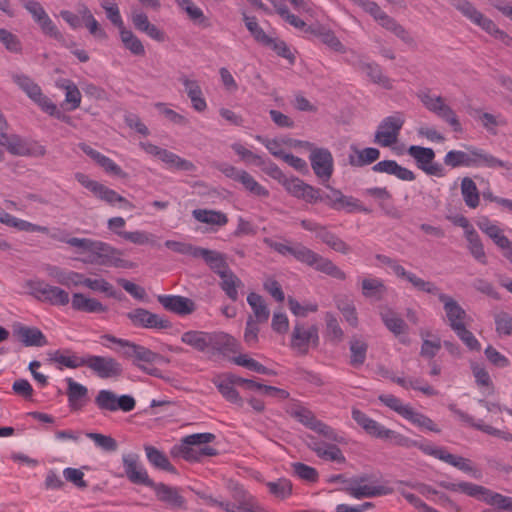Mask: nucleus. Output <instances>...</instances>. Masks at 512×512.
<instances>
[{
  "mask_svg": "<svg viewBox=\"0 0 512 512\" xmlns=\"http://www.w3.org/2000/svg\"><path fill=\"white\" fill-rule=\"evenodd\" d=\"M466 240L468 242L469 252L474 259L483 265L487 264L483 243L474 228L466 231Z\"/></svg>",
  "mask_w": 512,
  "mask_h": 512,
  "instance_id": "de8ad7c7",
  "label": "nucleus"
},
{
  "mask_svg": "<svg viewBox=\"0 0 512 512\" xmlns=\"http://www.w3.org/2000/svg\"><path fill=\"white\" fill-rule=\"evenodd\" d=\"M467 151L450 150L444 156V164L450 168L458 167H485L490 169H512V163L503 161L488 153L484 149L466 146Z\"/></svg>",
  "mask_w": 512,
  "mask_h": 512,
  "instance_id": "f03ea898",
  "label": "nucleus"
},
{
  "mask_svg": "<svg viewBox=\"0 0 512 512\" xmlns=\"http://www.w3.org/2000/svg\"><path fill=\"white\" fill-rule=\"evenodd\" d=\"M83 286L98 292L106 293L108 296L113 298H119L117 292L113 286L103 278L91 279L83 275L82 284Z\"/></svg>",
  "mask_w": 512,
  "mask_h": 512,
  "instance_id": "69168bd1",
  "label": "nucleus"
},
{
  "mask_svg": "<svg viewBox=\"0 0 512 512\" xmlns=\"http://www.w3.org/2000/svg\"><path fill=\"white\" fill-rule=\"evenodd\" d=\"M122 462L128 480L133 484L150 487L154 481L149 478L146 469L139 463V455L135 453L124 454Z\"/></svg>",
  "mask_w": 512,
  "mask_h": 512,
  "instance_id": "6ab92c4d",
  "label": "nucleus"
},
{
  "mask_svg": "<svg viewBox=\"0 0 512 512\" xmlns=\"http://www.w3.org/2000/svg\"><path fill=\"white\" fill-rule=\"evenodd\" d=\"M95 405L103 412H130L135 409L136 401L133 396L124 394L118 396L115 392L107 389L98 391L95 399Z\"/></svg>",
  "mask_w": 512,
  "mask_h": 512,
  "instance_id": "6e6552de",
  "label": "nucleus"
},
{
  "mask_svg": "<svg viewBox=\"0 0 512 512\" xmlns=\"http://www.w3.org/2000/svg\"><path fill=\"white\" fill-rule=\"evenodd\" d=\"M48 275L53 278L58 284L63 286H80L82 284V273L62 269L58 266L49 265L46 268Z\"/></svg>",
  "mask_w": 512,
  "mask_h": 512,
  "instance_id": "473e14b6",
  "label": "nucleus"
},
{
  "mask_svg": "<svg viewBox=\"0 0 512 512\" xmlns=\"http://www.w3.org/2000/svg\"><path fill=\"white\" fill-rule=\"evenodd\" d=\"M407 152L416 161L417 167L427 175L437 177L445 176L443 166L433 162L435 152L432 148L412 145L408 148Z\"/></svg>",
  "mask_w": 512,
  "mask_h": 512,
  "instance_id": "9d476101",
  "label": "nucleus"
},
{
  "mask_svg": "<svg viewBox=\"0 0 512 512\" xmlns=\"http://www.w3.org/2000/svg\"><path fill=\"white\" fill-rule=\"evenodd\" d=\"M122 252L112 247L110 244L93 240L90 253L81 261L85 264L113 266L116 268H131L133 263L120 258Z\"/></svg>",
  "mask_w": 512,
  "mask_h": 512,
  "instance_id": "20e7f679",
  "label": "nucleus"
},
{
  "mask_svg": "<svg viewBox=\"0 0 512 512\" xmlns=\"http://www.w3.org/2000/svg\"><path fill=\"white\" fill-rule=\"evenodd\" d=\"M247 302L254 313V319L259 323H265L270 317V311L263 297L255 292H251L247 296Z\"/></svg>",
  "mask_w": 512,
  "mask_h": 512,
  "instance_id": "49530a36",
  "label": "nucleus"
},
{
  "mask_svg": "<svg viewBox=\"0 0 512 512\" xmlns=\"http://www.w3.org/2000/svg\"><path fill=\"white\" fill-rule=\"evenodd\" d=\"M78 14L82 17L89 32L99 38H106L105 31L100 27L98 21L94 18L93 14L85 4H79L77 8Z\"/></svg>",
  "mask_w": 512,
  "mask_h": 512,
  "instance_id": "864d4df0",
  "label": "nucleus"
},
{
  "mask_svg": "<svg viewBox=\"0 0 512 512\" xmlns=\"http://www.w3.org/2000/svg\"><path fill=\"white\" fill-rule=\"evenodd\" d=\"M264 243L276 251L277 253L286 256L291 255L297 261L313 267L317 271L325 273L335 279L345 280L346 274L331 260L314 252L302 243L296 242L293 245H287L281 242L274 241L271 238H264Z\"/></svg>",
  "mask_w": 512,
  "mask_h": 512,
  "instance_id": "f257e3e1",
  "label": "nucleus"
},
{
  "mask_svg": "<svg viewBox=\"0 0 512 512\" xmlns=\"http://www.w3.org/2000/svg\"><path fill=\"white\" fill-rule=\"evenodd\" d=\"M367 349L368 345L364 341L353 339L350 342V364L354 367L361 366L365 362Z\"/></svg>",
  "mask_w": 512,
  "mask_h": 512,
  "instance_id": "338daca9",
  "label": "nucleus"
},
{
  "mask_svg": "<svg viewBox=\"0 0 512 512\" xmlns=\"http://www.w3.org/2000/svg\"><path fill=\"white\" fill-rule=\"evenodd\" d=\"M438 485L449 491L461 492L499 509L512 511V497L504 496L484 486L465 481L459 483L440 481Z\"/></svg>",
  "mask_w": 512,
  "mask_h": 512,
  "instance_id": "7ed1b4c3",
  "label": "nucleus"
},
{
  "mask_svg": "<svg viewBox=\"0 0 512 512\" xmlns=\"http://www.w3.org/2000/svg\"><path fill=\"white\" fill-rule=\"evenodd\" d=\"M86 367L91 369L99 378H117L122 375V365L112 357L88 355Z\"/></svg>",
  "mask_w": 512,
  "mask_h": 512,
  "instance_id": "ddd939ff",
  "label": "nucleus"
},
{
  "mask_svg": "<svg viewBox=\"0 0 512 512\" xmlns=\"http://www.w3.org/2000/svg\"><path fill=\"white\" fill-rule=\"evenodd\" d=\"M478 228L485 233L494 244L501 249L502 255L512 264V241L503 233V230L493 224L488 217H481L477 221Z\"/></svg>",
  "mask_w": 512,
  "mask_h": 512,
  "instance_id": "dca6fc26",
  "label": "nucleus"
},
{
  "mask_svg": "<svg viewBox=\"0 0 512 512\" xmlns=\"http://www.w3.org/2000/svg\"><path fill=\"white\" fill-rule=\"evenodd\" d=\"M161 161L164 162L169 168H175L180 171H193L196 168L191 161L181 158L177 154L167 149L165 152H163Z\"/></svg>",
  "mask_w": 512,
  "mask_h": 512,
  "instance_id": "bf43d9fd",
  "label": "nucleus"
},
{
  "mask_svg": "<svg viewBox=\"0 0 512 512\" xmlns=\"http://www.w3.org/2000/svg\"><path fill=\"white\" fill-rule=\"evenodd\" d=\"M282 186L291 196L301 199L309 204H316L319 202V199H321L319 188L305 183L298 177H288Z\"/></svg>",
  "mask_w": 512,
  "mask_h": 512,
  "instance_id": "a211bd4d",
  "label": "nucleus"
},
{
  "mask_svg": "<svg viewBox=\"0 0 512 512\" xmlns=\"http://www.w3.org/2000/svg\"><path fill=\"white\" fill-rule=\"evenodd\" d=\"M362 294L366 298H371L376 301L383 299L387 292V287L384 281L380 278H364L361 283Z\"/></svg>",
  "mask_w": 512,
  "mask_h": 512,
  "instance_id": "a19ab883",
  "label": "nucleus"
},
{
  "mask_svg": "<svg viewBox=\"0 0 512 512\" xmlns=\"http://www.w3.org/2000/svg\"><path fill=\"white\" fill-rule=\"evenodd\" d=\"M308 447L316 453V455L324 460L335 461L338 463L345 462V456L343 455L341 449L335 444H328L325 442H320L316 440L315 437L310 436V442H308Z\"/></svg>",
  "mask_w": 512,
  "mask_h": 512,
  "instance_id": "393cba45",
  "label": "nucleus"
},
{
  "mask_svg": "<svg viewBox=\"0 0 512 512\" xmlns=\"http://www.w3.org/2000/svg\"><path fill=\"white\" fill-rule=\"evenodd\" d=\"M199 258H202L208 267L219 277L231 271L226 255L219 251L201 248Z\"/></svg>",
  "mask_w": 512,
  "mask_h": 512,
  "instance_id": "cd10ccee",
  "label": "nucleus"
},
{
  "mask_svg": "<svg viewBox=\"0 0 512 512\" xmlns=\"http://www.w3.org/2000/svg\"><path fill=\"white\" fill-rule=\"evenodd\" d=\"M356 68L357 70L366 73L367 77L373 83L379 84L386 89L392 88L390 79L383 74L382 69L378 64L374 62L368 63L359 61Z\"/></svg>",
  "mask_w": 512,
  "mask_h": 512,
  "instance_id": "58836bf2",
  "label": "nucleus"
},
{
  "mask_svg": "<svg viewBox=\"0 0 512 512\" xmlns=\"http://www.w3.org/2000/svg\"><path fill=\"white\" fill-rule=\"evenodd\" d=\"M314 174L324 183L330 180L334 172L333 155L327 148L313 149L309 155Z\"/></svg>",
  "mask_w": 512,
  "mask_h": 512,
  "instance_id": "2eb2a0df",
  "label": "nucleus"
},
{
  "mask_svg": "<svg viewBox=\"0 0 512 512\" xmlns=\"http://www.w3.org/2000/svg\"><path fill=\"white\" fill-rule=\"evenodd\" d=\"M354 152L348 157L349 164L353 167H364L377 161L380 157V151L374 147H367L358 149L356 146H351Z\"/></svg>",
  "mask_w": 512,
  "mask_h": 512,
  "instance_id": "e433bc0d",
  "label": "nucleus"
},
{
  "mask_svg": "<svg viewBox=\"0 0 512 512\" xmlns=\"http://www.w3.org/2000/svg\"><path fill=\"white\" fill-rule=\"evenodd\" d=\"M192 216L198 222L218 227H223L228 223V216L224 212L212 209H194Z\"/></svg>",
  "mask_w": 512,
  "mask_h": 512,
  "instance_id": "ea45409f",
  "label": "nucleus"
},
{
  "mask_svg": "<svg viewBox=\"0 0 512 512\" xmlns=\"http://www.w3.org/2000/svg\"><path fill=\"white\" fill-rule=\"evenodd\" d=\"M450 3L464 17L469 19L475 25L481 27L490 35L493 36L494 33L497 32L498 27L496 24L490 18L477 10V8L468 0H450Z\"/></svg>",
  "mask_w": 512,
  "mask_h": 512,
  "instance_id": "4468645a",
  "label": "nucleus"
},
{
  "mask_svg": "<svg viewBox=\"0 0 512 512\" xmlns=\"http://www.w3.org/2000/svg\"><path fill=\"white\" fill-rule=\"evenodd\" d=\"M177 5L184 10L188 17L198 25L204 28L210 27L208 18L204 15L203 11L197 7L192 0H175Z\"/></svg>",
  "mask_w": 512,
  "mask_h": 512,
  "instance_id": "3c124183",
  "label": "nucleus"
},
{
  "mask_svg": "<svg viewBox=\"0 0 512 512\" xmlns=\"http://www.w3.org/2000/svg\"><path fill=\"white\" fill-rule=\"evenodd\" d=\"M157 301L165 310L181 316L192 314L196 309L194 301L184 296L159 295Z\"/></svg>",
  "mask_w": 512,
  "mask_h": 512,
  "instance_id": "4be33fe9",
  "label": "nucleus"
},
{
  "mask_svg": "<svg viewBox=\"0 0 512 512\" xmlns=\"http://www.w3.org/2000/svg\"><path fill=\"white\" fill-rule=\"evenodd\" d=\"M237 182L241 183L245 190L254 196L267 198L270 194L264 186L258 183L255 178L245 170L242 171Z\"/></svg>",
  "mask_w": 512,
  "mask_h": 512,
  "instance_id": "5fc2aeb1",
  "label": "nucleus"
},
{
  "mask_svg": "<svg viewBox=\"0 0 512 512\" xmlns=\"http://www.w3.org/2000/svg\"><path fill=\"white\" fill-rule=\"evenodd\" d=\"M209 336V332L190 330L182 334L181 341L199 352H205L209 350Z\"/></svg>",
  "mask_w": 512,
  "mask_h": 512,
  "instance_id": "37998d69",
  "label": "nucleus"
},
{
  "mask_svg": "<svg viewBox=\"0 0 512 512\" xmlns=\"http://www.w3.org/2000/svg\"><path fill=\"white\" fill-rule=\"evenodd\" d=\"M372 171L393 175L402 181H414L416 178L413 171L402 167L395 160L380 161L372 167Z\"/></svg>",
  "mask_w": 512,
  "mask_h": 512,
  "instance_id": "c756f323",
  "label": "nucleus"
},
{
  "mask_svg": "<svg viewBox=\"0 0 512 512\" xmlns=\"http://www.w3.org/2000/svg\"><path fill=\"white\" fill-rule=\"evenodd\" d=\"M240 345L231 335L224 332H213L209 336V349L220 354L236 353Z\"/></svg>",
  "mask_w": 512,
  "mask_h": 512,
  "instance_id": "a878e982",
  "label": "nucleus"
},
{
  "mask_svg": "<svg viewBox=\"0 0 512 512\" xmlns=\"http://www.w3.org/2000/svg\"><path fill=\"white\" fill-rule=\"evenodd\" d=\"M144 450L148 462L156 469L164 470L170 473H175L176 469L170 463L168 457L159 449L151 445H145Z\"/></svg>",
  "mask_w": 512,
  "mask_h": 512,
  "instance_id": "79ce46f5",
  "label": "nucleus"
},
{
  "mask_svg": "<svg viewBox=\"0 0 512 512\" xmlns=\"http://www.w3.org/2000/svg\"><path fill=\"white\" fill-rule=\"evenodd\" d=\"M13 82L30 98L41 90V87L35 83L28 75L13 73L11 75Z\"/></svg>",
  "mask_w": 512,
  "mask_h": 512,
  "instance_id": "052dcab7",
  "label": "nucleus"
},
{
  "mask_svg": "<svg viewBox=\"0 0 512 512\" xmlns=\"http://www.w3.org/2000/svg\"><path fill=\"white\" fill-rule=\"evenodd\" d=\"M31 294L38 300L51 305L65 306L69 303V294L58 286L37 281L30 283Z\"/></svg>",
  "mask_w": 512,
  "mask_h": 512,
  "instance_id": "f8f14e48",
  "label": "nucleus"
},
{
  "mask_svg": "<svg viewBox=\"0 0 512 512\" xmlns=\"http://www.w3.org/2000/svg\"><path fill=\"white\" fill-rule=\"evenodd\" d=\"M119 32L121 41L126 49L137 56L145 54V48L141 40L131 30L124 28Z\"/></svg>",
  "mask_w": 512,
  "mask_h": 512,
  "instance_id": "6e6d98bb",
  "label": "nucleus"
},
{
  "mask_svg": "<svg viewBox=\"0 0 512 512\" xmlns=\"http://www.w3.org/2000/svg\"><path fill=\"white\" fill-rule=\"evenodd\" d=\"M220 287L225 292L227 297L233 302L239 298L238 288L243 286L241 279L231 270L222 275Z\"/></svg>",
  "mask_w": 512,
  "mask_h": 512,
  "instance_id": "09e8293b",
  "label": "nucleus"
},
{
  "mask_svg": "<svg viewBox=\"0 0 512 512\" xmlns=\"http://www.w3.org/2000/svg\"><path fill=\"white\" fill-rule=\"evenodd\" d=\"M50 360L59 363L67 368L76 369L86 366V357H78L76 355H65L60 350L50 354Z\"/></svg>",
  "mask_w": 512,
  "mask_h": 512,
  "instance_id": "680f3d73",
  "label": "nucleus"
},
{
  "mask_svg": "<svg viewBox=\"0 0 512 512\" xmlns=\"http://www.w3.org/2000/svg\"><path fill=\"white\" fill-rule=\"evenodd\" d=\"M14 334L27 347H42L47 344L45 335L36 327L18 324L14 326Z\"/></svg>",
  "mask_w": 512,
  "mask_h": 512,
  "instance_id": "7c9ffc66",
  "label": "nucleus"
},
{
  "mask_svg": "<svg viewBox=\"0 0 512 512\" xmlns=\"http://www.w3.org/2000/svg\"><path fill=\"white\" fill-rule=\"evenodd\" d=\"M405 123V119L401 113L385 117L379 124L375 136L374 143L381 147H390L398 141V136Z\"/></svg>",
  "mask_w": 512,
  "mask_h": 512,
  "instance_id": "1a4fd4ad",
  "label": "nucleus"
},
{
  "mask_svg": "<svg viewBox=\"0 0 512 512\" xmlns=\"http://www.w3.org/2000/svg\"><path fill=\"white\" fill-rule=\"evenodd\" d=\"M266 486L272 495L281 500L288 498L292 494L293 485L291 481L286 478L268 482Z\"/></svg>",
  "mask_w": 512,
  "mask_h": 512,
  "instance_id": "0e129e2a",
  "label": "nucleus"
},
{
  "mask_svg": "<svg viewBox=\"0 0 512 512\" xmlns=\"http://www.w3.org/2000/svg\"><path fill=\"white\" fill-rule=\"evenodd\" d=\"M176 454L188 462H200L207 457L216 456L218 451L210 446L186 445L182 440L173 448Z\"/></svg>",
  "mask_w": 512,
  "mask_h": 512,
  "instance_id": "b1692460",
  "label": "nucleus"
},
{
  "mask_svg": "<svg viewBox=\"0 0 512 512\" xmlns=\"http://www.w3.org/2000/svg\"><path fill=\"white\" fill-rule=\"evenodd\" d=\"M319 342L318 329L315 326H311L308 329L300 323H296L291 337V347L298 350L302 354L308 353V347L310 343L317 346Z\"/></svg>",
  "mask_w": 512,
  "mask_h": 512,
  "instance_id": "aec40b11",
  "label": "nucleus"
},
{
  "mask_svg": "<svg viewBox=\"0 0 512 512\" xmlns=\"http://www.w3.org/2000/svg\"><path fill=\"white\" fill-rule=\"evenodd\" d=\"M439 301L443 304V309L447 318L449 327L454 330L456 327H460L466 324L468 315L462 306L450 295L441 294L439 295Z\"/></svg>",
  "mask_w": 512,
  "mask_h": 512,
  "instance_id": "412c9836",
  "label": "nucleus"
},
{
  "mask_svg": "<svg viewBox=\"0 0 512 512\" xmlns=\"http://www.w3.org/2000/svg\"><path fill=\"white\" fill-rule=\"evenodd\" d=\"M154 490L158 500L164 502L172 509H182L185 506V498L179 493L178 488L166 485L164 483H156L150 485Z\"/></svg>",
  "mask_w": 512,
  "mask_h": 512,
  "instance_id": "5701e85b",
  "label": "nucleus"
},
{
  "mask_svg": "<svg viewBox=\"0 0 512 512\" xmlns=\"http://www.w3.org/2000/svg\"><path fill=\"white\" fill-rule=\"evenodd\" d=\"M71 306L74 310L86 313H104L107 307L95 298H88L83 293L72 295Z\"/></svg>",
  "mask_w": 512,
  "mask_h": 512,
  "instance_id": "4c0bfd02",
  "label": "nucleus"
},
{
  "mask_svg": "<svg viewBox=\"0 0 512 512\" xmlns=\"http://www.w3.org/2000/svg\"><path fill=\"white\" fill-rule=\"evenodd\" d=\"M329 192H323L320 189L319 202H324L328 207L334 210H345L347 213L363 212L370 213L371 210L363 206L359 199L353 196L344 195L339 189L327 186Z\"/></svg>",
  "mask_w": 512,
  "mask_h": 512,
  "instance_id": "423d86ee",
  "label": "nucleus"
},
{
  "mask_svg": "<svg viewBox=\"0 0 512 512\" xmlns=\"http://www.w3.org/2000/svg\"><path fill=\"white\" fill-rule=\"evenodd\" d=\"M133 326L146 329H168L171 322L145 308H136L126 314Z\"/></svg>",
  "mask_w": 512,
  "mask_h": 512,
  "instance_id": "f3484780",
  "label": "nucleus"
},
{
  "mask_svg": "<svg viewBox=\"0 0 512 512\" xmlns=\"http://www.w3.org/2000/svg\"><path fill=\"white\" fill-rule=\"evenodd\" d=\"M352 418L370 436L384 439L388 428L368 417L361 410L353 408Z\"/></svg>",
  "mask_w": 512,
  "mask_h": 512,
  "instance_id": "c85d7f7f",
  "label": "nucleus"
},
{
  "mask_svg": "<svg viewBox=\"0 0 512 512\" xmlns=\"http://www.w3.org/2000/svg\"><path fill=\"white\" fill-rule=\"evenodd\" d=\"M67 383V397L69 407L72 411L81 410L88 399V388L72 378H66Z\"/></svg>",
  "mask_w": 512,
  "mask_h": 512,
  "instance_id": "bb28decb",
  "label": "nucleus"
},
{
  "mask_svg": "<svg viewBox=\"0 0 512 512\" xmlns=\"http://www.w3.org/2000/svg\"><path fill=\"white\" fill-rule=\"evenodd\" d=\"M420 450L425 454L433 456L445 463L450 464L453 467L458 468L459 470L472 474L473 477L479 479L481 477V473L479 470L475 469L471 461L461 457L456 456L449 453L445 448L435 447V446H420Z\"/></svg>",
  "mask_w": 512,
  "mask_h": 512,
  "instance_id": "9b49d317",
  "label": "nucleus"
},
{
  "mask_svg": "<svg viewBox=\"0 0 512 512\" xmlns=\"http://www.w3.org/2000/svg\"><path fill=\"white\" fill-rule=\"evenodd\" d=\"M243 20L248 31L251 33L256 42L264 45L269 42L270 36L259 26L256 17H250L244 14Z\"/></svg>",
  "mask_w": 512,
  "mask_h": 512,
  "instance_id": "774afa93",
  "label": "nucleus"
},
{
  "mask_svg": "<svg viewBox=\"0 0 512 512\" xmlns=\"http://www.w3.org/2000/svg\"><path fill=\"white\" fill-rule=\"evenodd\" d=\"M213 383L227 401L238 404L239 406L243 405L242 398L231 382L226 381L223 377H219L215 379Z\"/></svg>",
  "mask_w": 512,
  "mask_h": 512,
  "instance_id": "4d7b16f0",
  "label": "nucleus"
},
{
  "mask_svg": "<svg viewBox=\"0 0 512 512\" xmlns=\"http://www.w3.org/2000/svg\"><path fill=\"white\" fill-rule=\"evenodd\" d=\"M380 317L386 328L394 335L398 336L407 330L405 321L392 309L385 308L380 311Z\"/></svg>",
  "mask_w": 512,
  "mask_h": 512,
  "instance_id": "c03bdc74",
  "label": "nucleus"
},
{
  "mask_svg": "<svg viewBox=\"0 0 512 512\" xmlns=\"http://www.w3.org/2000/svg\"><path fill=\"white\" fill-rule=\"evenodd\" d=\"M286 412L309 429H312V426L318 420L311 410L299 404L291 405L287 408Z\"/></svg>",
  "mask_w": 512,
  "mask_h": 512,
  "instance_id": "603ef678",
  "label": "nucleus"
},
{
  "mask_svg": "<svg viewBox=\"0 0 512 512\" xmlns=\"http://www.w3.org/2000/svg\"><path fill=\"white\" fill-rule=\"evenodd\" d=\"M336 306L350 326L354 328L358 326V316L353 301L347 297H339L336 300Z\"/></svg>",
  "mask_w": 512,
  "mask_h": 512,
  "instance_id": "13d9d810",
  "label": "nucleus"
},
{
  "mask_svg": "<svg viewBox=\"0 0 512 512\" xmlns=\"http://www.w3.org/2000/svg\"><path fill=\"white\" fill-rule=\"evenodd\" d=\"M461 194L465 204L469 208L475 209L479 206L480 194L472 178L464 177L461 180Z\"/></svg>",
  "mask_w": 512,
  "mask_h": 512,
  "instance_id": "a18cd8bd",
  "label": "nucleus"
},
{
  "mask_svg": "<svg viewBox=\"0 0 512 512\" xmlns=\"http://www.w3.org/2000/svg\"><path fill=\"white\" fill-rule=\"evenodd\" d=\"M316 237L336 252L348 254L351 251L350 246L346 242L328 231L326 227L319 229Z\"/></svg>",
  "mask_w": 512,
  "mask_h": 512,
  "instance_id": "8fccbe9b",
  "label": "nucleus"
},
{
  "mask_svg": "<svg viewBox=\"0 0 512 512\" xmlns=\"http://www.w3.org/2000/svg\"><path fill=\"white\" fill-rule=\"evenodd\" d=\"M417 97L428 111L449 124L454 132H462V125L455 111L445 103L442 96L431 95L430 90L425 89L419 91Z\"/></svg>",
  "mask_w": 512,
  "mask_h": 512,
  "instance_id": "39448f33",
  "label": "nucleus"
},
{
  "mask_svg": "<svg viewBox=\"0 0 512 512\" xmlns=\"http://www.w3.org/2000/svg\"><path fill=\"white\" fill-rule=\"evenodd\" d=\"M75 179L86 189L91 191L96 197L105 201L106 203L113 205L115 203H120L121 207L124 209L132 210L134 209V205L128 201L126 198L118 194L115 190L108 188L107 186L99 183L98 181L91 180L88 175L77 172L75 174Z\"/></svg>",
  "mask_w": 512,
  "mask_h": 512,
  "instance_id": "0eeeda50",
  "label": "nucleus"
},
{
  "mask_svg": "<svg viewBox=\"0 0 512 512\" xmlns=\"http://www.w3.org/2000/svg\"><path fill=\"white\" fill-rule=\"evenodd\" d=\"M406 420L410 421L412 424L418 426L419 428L426 429L435 433H439L440 429L437 425L430 419L428 416L415 411L412 407L409 410Z\"/></svg>",
  "mask_w": 512,
  "mask_h": 512,
  "instance_id": "e2e57ef3",
  "label": "nucleus"
},
{
  "mask_svg": "<svg viewBox=\"0 0 512 512\" xmlns=\"http://www.w3.org/2000/svg\"><path fill=\"white\" fill-rule=\"evenodd\" d=\"M449 410L451 412H453L457 417H459V419L467 424H469L470 426L482 431V432H485L489 435H493V436H497V437H500V438H503L504 440L506 441H512V434L511 433H508V432H504V431H501L499 429H496L490 425H485V424H482V423H475L473 418L468 415L467 413L463 412L462 410L458 409L457 406L455 404H450L448 406Z\"/></svg>",
  "mask_w": 512,
  "mask_h": 512,
  "instance_id": "2f4dec72",
  "label": "nucleus"
},
{
  "mask_svg": "<svg viewBox=\"0 0 512 512\" xmlns=\"http://www.w3.org/2000/svg\"><path fill=\"white\" fill-rule=\"evenodd\" d=\"M7 126L0 130V145L6 147V149L13 155L27 156L30 155V148L27 143L18 135L6 133Z\"/></svg>",
  "mask_w": 512,
  "mask_h": 512,
  "instance_id": "c9c22d12",
  "label": "nucleus"
},
{
  "mask_svg": "<svg viewBox=\"0 0 512 512\" xmlns=\"http://www.w3.org/2000/svg\"><path fill=\"white\" fill-rule=\"evenodd\" d=\"M345 492L356 499H362L390 495L394 492V489L384 485H358L346 487Z\"/></svg>",
  "mask_w": 512,
  "mask_h": 512,
  "instance_id": "f704fd0d",
  "label": "nucleus"
},
{
  "mask_svg": "<svg viewBox=\"0 0 512 512\" xmlns=\"http://www.w3.org/2000/svg\"><path fill=\"white\" fill-rule=\"evenodd\" d=\"M179 81L185 87V91L192 103V107L198 112H203L207 108V104L198 82L196 80L189 79L185 75H181L179 77Z\"/></svg>",
  "mask_w": 512,
  "mask_h": 512,
  "instance_id": "72a5a7b5",
  "label": "nucleus"
}]
</instances>
